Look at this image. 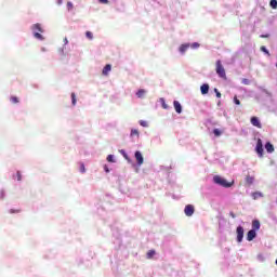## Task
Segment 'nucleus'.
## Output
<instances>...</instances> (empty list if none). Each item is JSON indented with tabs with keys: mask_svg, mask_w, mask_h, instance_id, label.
<instances>
[{
	"mask_svg": "<svg viewBox=\"0 0 277 277\" xmlns=\"http://www.w3.org/2000/svg\"><path fill=\"white\" fill-rule=\"evenodd\" d=\"M213 183L215 185H220V187H224L225 189H228L229 187H233L234 182H228V181H226V179H224L220 175H214Z\"/></svg>",
	"mask_w": 277,
	"mask_h": 277,
	"instance_id": "obj_1",
	"label": "nucleus"
},
{
	"mask_svg": "<svg viewBox=\"0 0 277 277\" xmlns=\"http://www.w3.org/2000/svg\"><path fill=\"white\" fill-rule=\"evenodd\" d=\"M134 158L136 160V162H130L132 168H135L136 169V172H137V169L138 168H142V166L144 164V156L142 155V151L140 150H136L134 153Z\"/></svg>",
	"mask_w": 277,
	"mask_h": 277,
	"instance_id": "obj_2",
	"label": "nucleus"
},
{
	"mask_svg": "<svg viewBox=\"0 0 277 277\" xmlns=\"http://www.w3.org/2000/svg\"><path fill=\"white\" fill-rule=\"evenodd\" d=\"M216 75L221 79H226V69H224V66L222 65V61H216Z\"/></svg>",
	"mask_w": 277,
	"mask_h": 277,
	"instance_id": "obj_3",
	"label": "nucleus"
},
{
	"mask_svg": "<svg viewBox=\"0 0 277 277\" xmlns=\"http://www.w3.org/2000/svg\"><path fill=\"white\" fill-rule=\"evenodd\" d=\"M255 153L258 154V157H263V141L261 138L258 140L256 146H255Z\"/></svg>",
	"mask_w": 277,
	"mask_h": 277,
	"instance_id": "obj_4",
	"label": "nucleus"
},
{
	"mask_svg": "<svg viewBox=\"0 0 277 277\" xmlns=\"http://www.w3.org/2000/svg\"><path fill=\"white\" fill-rule=\"evenodd\" d=\"M195 211L196 210L193 205L185 206L184 213H185L186 217H192V215H194Z\"/></svg>",
	"mask_w": 277,
	"mask_h": 277,
	"instance_id": "obj_5",
	"label": "nucleus"
},
{
	"mask_svg": "<svg viewBox=\"0 0 277 277\" xmlns=\"http://www.w3.org/2000/svg\"><path fill=\"white\" fill-rule=\"evenodd\" d=\"M236 233H237V242L241 243V241H243V226L239 225L236 228Z\"/></svg>",
	"mask_w": 277,
	"mask_h": 277,
	"instance_id": "obj_6",
	"label": "nucleus"
},
{
	"mask_svg": "<svg viewBox=\"0 0 277 277\" xmlns=\"http://www.w3.org/2000/svg\"><path fill=\"white\" fill-rule=\"evenodd\" d=\"M250 122L253 127H256V129H263V124L261 123L259 117H251Z\"/></svg>",
	"mask_w": 277,
	"mask_h": 277,
	"instance_id": "obj_7",
	"label": "nucleus"
},
{
	"mask_svg": "<svg viewBox=\"0 0 277 277\" xmlns=\"http://www.w3.org/2000/svg\"><path fill=\"white\" fill-rule=\"evenodd\" d=\"M251 230H254L256 233V230H261V221L259 220H253L252 221V225H251Z\"/></svg>",
	"mask_w": 277,
	"mask_h": 277,
	"instance_id": "obj_8",
	"label": "nucleus"
},
{
	"mask_svg": "<svg viewBox=\"0 0 277 277\" xmlns=\"http://www.w3.org/2000/svg\"><path fill=\"white\" fill-rule=\"evenodd\" d=\"M189 47H190L189 43L181 44L179 48V52L181 53V55H185V53H187V50L189 49Z\"/></svg>",
	"mask_w": 277,
	"mask_h": 277,
	"instance_id": "obj_9",
	"label": "nucleus"
},
{
	"mask_svg": "<svg viewBox=\"0 0 277 277\" xmlns=\"http://www.w3.org/2000/svg\"><path fill=\"white\" fill-rule=\"evenodd\" d=\"M254 239H256V232H254L253 229H250L247 233V241H254Z\"/></svg>",
	"mask_w": 277,
	"mask_h": 277,
	"instance_id": "obj_10",
	"label": "nucleus"
},
{
	"mask_svg": "<svg viewBox=\"0 0 277 277\" xmlns=\"http://www.w3.org/2000/svg\"><path fill=\"white\" fill-rule=\"evenodd\" d=\"M173 107H174L176 114H183V106L180 104L179 101L173 102Z\"/></svg>",
	"mask_w": 277,
	"mask_h": 277,
	"instance_id": "obj_11",
	"label": "nucleus"
},
{
	"mask_svg": "<svg viewBox=\"0 0 277 277\" xmlns=\"http://www.w3.org/2000/svg\"><path fill=\"white\" fill-rule=\"evenodd\" d=\"M119 153L128 161V163H133V160H131V158L129 157V154H127V150L120 149Z\"/></svg>",
	"mask_w": 277,
	"mask_h": 277,
	"instance_id": "obj_12",
	"label": "nucleus"
},
{
	"mask_svg": "<svg viewBox=\"0 0 277 277\" xmlns=\"http://www.w3.org/2000/svg\"><path fill=\"white\" fill-rule=\"evenodd\" d=\"M110 72H111V65L107 64V65L103 68L102 75H103L104 77H107V75H109Z\"/></svg>",
	"mask_w": 277,
	"mask_h": 277,
	"instance_id": "obj_13",
	"label": "nucleus"
},
{
	"mask_svg": "<svg viewBox=\"0 0 277 277\" xmlns=\"http://www.w3.org/2000/svg\"><path fill=\"white\" fill-rule=\"evenodd\" d=\"M200 92H201V94H203V95L209 94V83H203V84L200 87Z\"/></svg>",
	"mask_w": 277,
	"mask_h": 277,
	"instance_id": "obj_14",
	"label": "nucleus"
},
{
	"mask_svg": "<svg viewBox=\"0 0 277 277\" xmlns=\"http://www.w3.org/2000/svg\"><path fill=\"white\" fill-rule=\"evenodd\" d=\"M264 148L269 154L274 153V145L272 143H269V142L265 143Z\"/></svg>",
	"mask_w": 277,
	"mask_h": 277,
	"instance_id": "obj_15",
	"label": "nucleus"
},
{
	"mask_svg": "<svg viewBox=\"0 0 277 277\" xmlns=\"http://www.w3.org/2000/svg\"><path fill=\"white\" fill-rule=\"evenodd\" d=\"M34 31H39V34H44V29H42V26L40 24L32 25Z\"/></svg>",
	"mask_w": 277,
	"mask_h": 277,
	"instance_id": "obj_16",
	"label": "nucleus"
},
{
	"mask_svg": "<svg viewBox=\"0 0 277 277\" xmlns=\"http://www.w3.org/2000/svg\"><path fill=\"white\" fill-rule=\"evenodd\" d=\"M256 88H258V90H260V92H263V94H266V96H272V93L269 91H267V89H265V87L258 85Z\"/></svg>",
	"mask_w": 277,
	"mask_h": 277,
	"instance_id": "obj_17",
	"label": "nucleus"
},
{
	"mask_svg": "<svg viewBox=\"0 0 277 277\" xmlns=\"http://www.w3.org/2000/svg\"><path fill=\"white\" fill-rule=\"evenodd\" d=\"M253 200H259V198H263V193L261 192H254L251 194Z\"/></svg>",
	"mask_w": 277,
	"mask_h": 277,
	"instance_id": "obj_18",
	"label": "nucleus"
},
{
	"mask_svg": "<svg viewBox=\"0 0 277 277\" xmlns=\"http://www.w3.org/2000/svg\"><path fill=\"white\" fill-rule=\"evenodd\" d=\"M136 96H137V98H144V96H146V90L140 89V90L136 92Z\"/></svg>",
	"mask_w": 277,
	"mask_h": 277,
	"instance_id": "obj_19",
	"label": "nucleus"
},
{
	"mask_svg": "<svg viewBox=\"0 0 277 277\" xmlns=\"http://www.w3.org/2000/svg\"><path fill=\"white\" fill-rule=\"evenodd\" d=\"M159 103L162 106V109H170V106H168V104H166V98L160 97Z\"/></svg>",
	"mask_w": 277,
	"mask_h": 277,
	"instance_id": "obj_20",
	"label": "nucleus"
},
{
	"mask_svg": "<svg viewBox=\"0 0 277 277\" xmlns=\"http://www.w3.org/2000/svg\"><path fill=\"white\" fill-rule=\"evenodd\" d=\"M78 167H79V173L85 174V164L83 162H79Z\"/></svg>",
	"mask_w": 277,
	"mask_h": 277,
	"instance_id": "obj_21",
	"label": "nucleus"
},
{
	"mask_svg": "<svg viewBox=\"0 0 277 277\" xmlns=\"http://www.w3.org/2000/svg\"><path fill=\"white\" fill-rule=\"evenodd\" d=\"M267 216L269 217V220H272V222H275V224H277V216L274 214V212H268Z\"/></svg>",
	"mask_w": 277,
	"mask_h": 277,
	"instance_id": "obj_22",
	"label": "nucleus"
},
{
	"mask_svg": "<svg viewBox=\"0 0 277 277\" xmlns=\"http://www.w3.org/2000/svg\"><path fill=\"white\" fill-rule=\"evenodd\" d=\"M260 51H262V53H264L265 55H267V57H269L272 54L269 53V50H267L266 47L262 45L260 48Z\"/></svg>",
	"mask_w": 277,
	"mask_h": 277,
	"instance_id": "obj_23",
	"label": "nucleus"
},
{
	"mask_svg": "<svg viewBox=\"0 0 277 277\" xmlns=\"http://www.w3.org/2000/svg\"><path fill=\"white\" fill-rule=\"evenodd\" d=\"M107 161H108V163H116V156H114V155H108L107 156Z\"/></svg>",
	"mask_w": 277,
	"mask_h": 277,
	"instance_id": "obj_24",
	"label": "nucleus"
},
{
	"mask_svg": "<svg viewBox=\"0 0 277 277\" xmlns=\"http://www.w3.org/2000/svg\"><path fill=\"white\" fill-rule=\"evenodd\" d=\"M130 135H131V137H133L135 135H136V137H140V131H137V129H132Z\"/></svg>",
	"mask_w": 277,
	"mask_h": 277,
	"instance_id": "obj_25",
	"label": "nucleus"
},
{
	"mask_svg": "<svg viewBox=\"0 0 277 277\" xmlns=\"http://www.w3.org/2000/svg\"><path fill=\"white\" fill-rule=\"evenodd\" d=\"M85 38H87L88 40H94V34H92V31H87V32H85Z\"/></svg>",
	"mask_w": 277,
	"mask_h": 277,
	"instance_id": "obj_26",
	"label": "nucleus"
},
{
	"mask_svg": "<svg viewBox=\"0 0 277 277\" xmlns=\"http://www.w3.org/2000/svg\"><path fill=\"white\" fill-rule=\"evenodd\" d=\"M269 5L273 10H277V0H271Z\"/></svg>",
	"mask_w": 277,
	"mask_h": 277,
	"instance_id": "obj_27",
	"label": "nucleus"
},
{
	"mask_svg": "<svg viewBox=\"0 0 277 277\" xmlns=\"http://www.w3.org/2000/svg\"><path fill=\"white\" fill-rule=\"evenodd\" d=\"M71 105L75 107L77 105V95L75 93H71Z\"/></svg>",
	"mask_w": 277,
	"mask_h": 277,
	"instance_id": "obj_28",
	"label": "nucleus"
},
{
	"mask_svg": "<svg viewBox=\"0 0 277 277\" xmlns=\"http://www.w3.org/2000/svg\"><path fill=\"white\" fill-rule=\"evenodd\" d=\"M213 134L215 135V137H220V135H222V131L220 129L215 128L213 130Z\"/></svg>",
	"mask_w": 277,
	"mask_h": 277,
	"instance_id": "obj_29",
	"label": "nucleus"
},
{
	"mask_svg": "<svg viewBox=\"0 0 277 277\" xmlns=\"http://www.w3.org/2000/svg\"><path fill=\"white\" fill-rule=\"evenodd\" d=\"M34 36L37 40H44V37L40 32H35Z\"/></svg>",
	"mask_w": 277,
	"mask_h": 277,
	"instance_id": "obj_30",
	"label": "nucleus"
},
{
	"mask_svg": "<svg viewBox=\"0 0 277 277\" xmlns=\"http://www.w3.org/2000/svg\"><path fill=\"white\" fill-rule=\"evenodd\" d=\"M155 254H156L155 250H149L147 252V259H153V256H155Z\"/></svg>",
	"mask_w": 277,
	"mask_h": 277,
	"instance_id": "obj_31",
	"label": "nucleus"
},
{
	"mask_svg": "<svg viewBox=\"0 0 277 277\" xmlns=\"http://www.w3.org/2000/svg\"><path fill=\"white\" fill-rule=\"evenodd\" d=\"M138 124L144 128H148V121L140 120Z\"/></svg>",
	"mask_w": 277,
	"mask_h": 277,
	"instance_id": "obj_32",
	"label": "nucleus"
},
{
	"mask_svg": "<svg viewBox=\"0 0 277 277\" xmlns=\"http://www.w3.org/2000/svg\"><path fill=\"white\" fill-rule=\"evenodd\" d=\"M246 181H247L248 185H252V183H254V177L247 176Z\"/></svg>",
	"mask_w": 277,
	"mask_h": 277,
	"instance_id": "obj_33",
	"label": "nucleus"
},
{
	"mask_svg": "<svg viewBox=\"0 0 277 277\" xmlns=\"http://www.w3.org/2000/svg\"><path fill=\"white\" fill-rule=\"evenodd\" d=\"M200 48V43L198 42H194L190 44V49H199Z\"/></svg>",
	"mask_w": 277,
	"mask_h": 277,
	"instance_id": "obj_34",
	"label": "nucleus"
},
{
	"mask_svg": "<svg viewBox=\"0 0 277 277\" xmlns=\"http://www.w3.org/2000/svg\"><path fill=\"white\" fill-rule=\"evenodd\" d=\"M241 82L243 83V85H250L249 79L243 78Z\"/></svg>",
	"mask_w": 277,
	"mask_h": 277,
	"instance_id": "obj_35",
	"label": "nucleus"
},
{
	"mask_svg": "<svg viewBox=\"0 0 277 277\" xmlns=\"http://www.w3.org/2000/svg\"><path fill=\"white\" fill-rule=\"evenodd\" d=\"M214 92L216 94V98H222V93L217 89H214Z\"/></svg>",
	"mask_w": 277,
	"mask_h": 277,
	"instance_id": "obj_36",
	"label": "nucleus"
},
{
	"mask_svg": "<svg viewBox=\"0 0 277 277\" xmlns=\"http://www.w3.org/2000/svg\"><path fill=\"white\" fill-rule=\"evenodd\" d=\"M234 103H235V105H241V101H239V98H237V96H234Z\"/></svg>",
	"mask_w": 277,
	"mask_h": 277,
	"instance_id": "obj_37",
	"label": "nucleus"
},
{
	"mask_svg": "<svg viewBox=\"0 0 277 277\" xmlns=\"http://www.w3.org/2000/svg\"><path fill=\"white\" fill-rule=\"evenodd\" d=\"M11 102L14 103V104L18 103V97L12 96Z\"/></svg>",
	"mask_w": 277,
	"mask_h": 277,
	"instance_id": "obj_38",
	"label": "nucleus"
},
{
	"mask_svg": "<svg viewBox=\"0 0 277 277\" xmlns=\"http://www.w3.org/2000/svg\"><path fill=\"white\" fill-rule=\"evenodd\" d=\"M17 181H23V176L21 175V171L16 173Z\"/></svg>",
	"mask_w": 277,
	"mask_h": 277,
	"instance_id": "obj_39",
	"label": "nucleus"
},
{
	"mask_svg": "<svg viewBox=\"0 0 277 277\" xmlns=\"http://www.w3.org/2000/svg\"><path fill=\"white\" fill-rule=\"evenodd\" d=\"M98 3L107 5L109 3V0H98Z\"/></svg>",
	"mask_w": 277,
	"mask_h": 277,
	"instance_id": "obj_40",
	"label": "nucleus"
},
{
	"mask_svg": "<svg viewBox=\"0 0 277 277\" xmlns=\"http://www.w3.org/2000/svg\"><path fill=\"white\" fill-rule=\"evenodd\" d=\"M104 172H106V174H109L110 172L109 167L107 164L104 166Z\"/></svg>",
	"mask_w": 277,
	"mask_h": 277,
	"instance_id": "obj_41",
	"label": "nucleus"
},
{
	"mask_svg": "<svg viewBox=\"0 0 277 277\" xmlns=\"http://www.w3.org/2000/svg\"><path fill=\"white\" fill-rule=\"evenodd\" d=\"M274 207H275L274 202L268 203V209H269L271 211H274Z\"/></svg>",
	"mask_w": 277,
	"mask_h": 277,
	"instance_id": "obj_42",
	"label": "nucleus"
},
{
	"mask_svg": "<svg viewBox=\"0 0 277 277\" xmlns=\"http://www.w3.org/2000/svg\"><path fill=\"white\" fill-rule=\"evenodd\" d=\"M114 237H116V239H117V241H118V243H120V234H114Z\"/></svg>",
	"mask_w": 277,
	"mask_h": 277,
	"instance_id": "obj_43",
	"label": "nucleus"
},
{
	"mask_svg": "<svg viewBox=\"0 0 277 277\" xmlns=\"http://www.w3.org/2000/svg\"><path fill=\"white\" fill-rule=\"evenodd\" d=\"M229 216L233 217V220H235V217H237V214H235V212H229Z\"/></svg>",
	"mask_w": 277,
	"mask_h": 277,
	"instance_id": "obj_44",
	"label": "nucleus"
},
{
	"mask_svg": "<svg viewBox=\"0 0 277 277\" xmlns=\"http://www.w3.org/2000/svg\"><path fill=\"white\" fill-rule=\"evenodd\" d=\"M83 263V260L80 259L79 262H77V265H81Z\"/></svg>",
	"mask_w": 277,
	"mask_h": 277,
	"instance_id": "obj_45",
	"label": "nucleus"
},
{
	"mask_svg": "<svg viewBox=\"0 0 277 277\" xmlns=\"http://www.w3.org/2000/svg\"><path fill=\"white\" fill-rule=\"evenodd\" d=\"M262 38H269V35H261Z\"/></svg>",
	"mask_w": 277,
	"mask_h": 277,
	"instance_id": "obj_46",
	"label": "nucleus"
},
{
	"mask_svg": "<svg viewBox=\"0 0 277 277\" xmlns=\"http://www.w3.org/2000/svg\"><path fill=\"white\" fill-rule=\"evenodd\" d=\"M65 44H68V39L67 38H65Z\"/></svg>",
	"mask_w": 277,
	"mask_h": 277,
	"instance_id": "obj_47",
	"label": "nucleus"
},
{
	"mask_svg": "<svg viewBox=\"0 0 277 277\" xmlns=\"http://www.w3.org/2000/svg\"><path fill=\"white\" fill-rule=\"evenodd\" d=\"M67 8H70V2H67Z\"/></svg>",
	"mask_w": 277,
	"mask_h": 277,
	"instance_id": "obj_48",
	"label": "nucleus"
},
{
	"mask_svg": "<svg viewBox=\"0 0 277 277\" xmlns=\"http://www.w3.org/2000/svg\"><path fill=\"white\" fill-rule=\"evenodd\" d=\"M58 3H62V0H58Z\"/></svg>",
	"mask_w": 277,
	"mask_h": 277,
	"instance_id": "obj_49",
	"label": "nucleus"
},
{
	"mask_svg": "<svg viewBox=\"0 0 277 277\" xmlns=\"http://www.w3.org/2000/svg\"><path fill=\"white\" fill-rule=\"evenodd\" d=\"M70 8H72V3H70Z\"/></svg>",
	"mask_w": 277,
	"mask_h": 277,
	"instance_id": "obj_50",
	"label": "nucleus"
}]
</instances>
